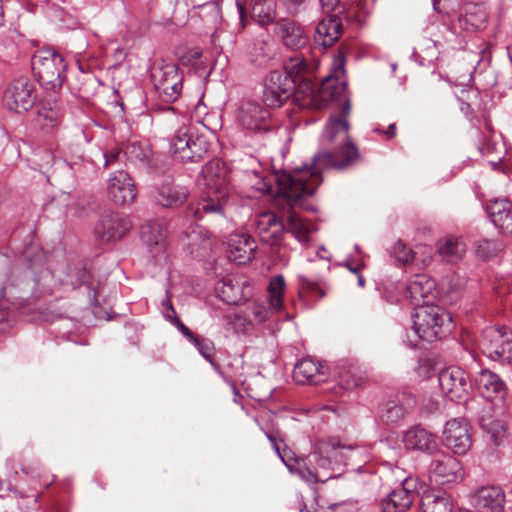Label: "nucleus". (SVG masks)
Segmentation results:
<instances>
[{"label":"nucleus","mask_w":512,"mask_h":512,"mask_svg":"<svg viewBox=\"0 0 512 512\" xmlns=\"http://www.w3.org/2000/svg\"><path fill=\"white\" fill-rule=\"evenodd\" d=\"M350 101L346 100L342 116H332L325 125L320 137L322 151L317 153L310 165L297 167L291 172H284L277 178L278 193L275 205L282 218H285V232L291 233L295 239L305 244L315 231V225L300 218L296 209H310L304 203L305 198L312 196L322 182V170L327 168L345 169L358 158L357 147L349 137Z\"/></svg>","instance_id":"f257e3e1"},{"label":"nucleus","mask_w":512,"mask_h":512,"mask_svg":"<svg viewBox=\"0 0 512 512\" xmlns=\"http://www.w3.org/2000/svg\"><path fill=\"white\" fill-rule=\"evenodd\" d=\"M205 196L192 202L186 209V216L195 221L205 215L223 214L229 197V173L219 159L209 161L202 169Z\"/></svg>","instance_id":"f03ea898"},{"label":"nucleus","mask_w":512,"mask_h":512,"mask_svg":"<svg viewBox=\"0 0 512 512\" xmlns=\"http://www.w3.org/2000/svg\"><path fill=\"white\" fill-rule=\"evenodd\" d=\"M210 148V143L204 135H200L196 129L183 123L169 138V150L172 156L183 162H199L203 160Z\"/></svg>","instance_id":"7ed1b4c3"},{"label":"nucleus","mask_w":512,"mask_h":512,"mask_svg":"<svg viewBox=\"0 0 512 512\" xmlns=\"http://www.w3.org/2000/svg\"><path fill=\"white\" fill-rule=\"evenodd\" d=\"M33 73L46 90L60 89L65 80L66 64L58 52L51 48L38 50L31 60Z\"/></svg>","instance_id":"20e7f679"},{"label":"nucleus","mask_w":512,"mask_h":512,"mask_svg":"<svg viewBox=\"0 0 512 512\" xmlns=\"http://www.w3.org/2000/svg\"><path fill=\"white\" fill-rule=\"evenodd\" d=\"M449 314L438 306L421 305L413 315V333L419 339L433 342L441 339L451 325Z\"/></svg>","instance_id":"39448f33"},{"label":"nucleus","mask_w":512,"mask_h":512,"mask_svg":"<svg viewBox=\"0 0 512 512\" xmlns=\"http://www.w3.org/2000/svg\"><path fill=\"white\" fill-rule=\"evenodd\" d=\"M351 448H346L334 441H320L316 444L314 451L311 453L309 458V465L306 463V467L316 473L317 483L322 481L320 478L319 470H329L333 463H345V459L348 458L346 452H351Z\"/></svg>","instance_id":"423d86ee"},{"label":"nucleus","mask_w":512,"mask_h":512,"mask_svg":"<svg viewBox=\"0 0 512 512\" xmlns=\"http://www.w3.org/2000/svg\"><path fill=\"white\" fill-rule=\"evenodd\" d=\"M236 119L245 130L253 133H265L273 128L269 110L252 100L239 103Z\"/></svg>","instance_id":"0eeeda50"},{"label":"nucleus","mask_w":512,"mask_h":512,"mask_svg":"<svg viewBox=\"0 0 512 512\" xmlns=\"http://www.w3.org/2000/svg\"><path fill=\"white\" fill-rule=\"evenodd\" d=\"M296 79L285 71H271L266 77L263 101L268 107H281L294 93Z\"/></svg>","instance_id":"6e6552de"},{"label":"nucleus","mask_w":512,"mask_h":512,"mask_svg":"<svg viewBox=\"0 0 512 512\" xmlns=\"http://www.w3.org/2000/svg\"><path fill=\"white\" fill-rule=\"evenodd\" d=\"M478 346L492 360L509 359L512 356V336L506 328H486L480 336Z\"/></svg>","instance_id":"1a4fd4ad"},{"label":"nucleus","mask_w":512,"mask_h":512,"mask_svg":"<svg viewBox=\"0 0 512 512\" xmlns=\"http://www.w3.org/2000/svg\"><path fill=\"white\" fill-rule=\"evenodd\" d=\"M488 12L483 2L466 1L463 3L456 20L451 21L449 30L458 35L461 32H475L485 27Z\"/></svg>","instance_id":"9d476101"},{"label":"nucleus","mask_w":512,"mask_h":512,"mask_svg":"<svg viewBox=\"0 0 512 512\" xmlns=\"http://www.w3.org/2000/svg\"><path fill=\"white\" fill-rule=\"evenodd\" d=\"M151 78L155 88L164 96L167 102L175 101L182 90L183 76L174 63H164L155 66L151 71Z\"/></svg>","instance_id":"9b49d317"},{"label":"nucleus","mask_w":512,"mask_h":512,"mask_svg":"<svg viewBox=\"0 0 512 512\" xmlns=\"http://www.w3.org/2000/svg\"><path fill=\"white\" fill-rule=\"evenodd\" d=\"M36 100L35 88L27 77H19L9 83L3 95L6 107L14 112L28 111Z\"/></svg>","instance_id":"f8f14e48"},{"label":"nucleus","mask_w":512,"mask_h":512,"mask_svg":"<svg viewBox=\"0 0 512 512\" xmlns=\"http://www.w3.org/2000/svg\"><path fill=\"white\" fill-rule=\"evenodd\" d=\"M438 380L441 391L452 401L465 400L472 387L468 374L456 366L443 369Z\"/></svg>","instance_id":"ddd939ff"},{"label":"nucleus","mask_w":512,"mask_h":512,"mask_svg":"<svg viewBox=\"0 0 512 512\" xmlns=\"http://www.w3.org/2000/svg\"><path fill=\"white\" fill-rule=\"evenodd\" d=\"M260 429L265 433L272 448L291 473L297 474L305 482L317 481L316 473L306 467V460L304 458L296 457L290 449L285 448L281 450L280 443L282 440L278 432L275 433L263 427H260Z\"/></svg>","instance_id":"4468645a"},{"label":"nucleus","mask_w":512,"mask_h":512,"mask_svg":"<svg viewBox=\"0 0 512 512\" xmlns=\"http://www.w3.org/2000/svg\"><path fill=\"white\" fill-rule=\"evenodd\" d=\"M429 480L435 485L456 482L462 477L460 462L451 455L440 453L433 457L429 469Z\"/></svg>","instance_id":"2eb2a0df"},{"label":"nucleus","mask_w":512,"mask_h":512,"mask_svg":"<svg viewBox=\"0 0 512 512\" xmlns=\"http://www.w3.org/2000/svg\"><path fill=\"white\" fill-rule=\"evenodd\" d=\"M108 196L117 205L131 204L137 195L135 184L124 169H117L108 178Z\"/></svg>","instance_id":"dca6fc26"},{"label":"nucleus","mask_w":512,"mask_h":512,"mask_svg":"<svg viewBox=\"0 0 512 512\" xmlns=\"http://www.w3.org/2000/svg\"><path fill=\"white\" fill-rule=\"evenodd\" d=\"M130 222L117 212H108L99 218L95 225V236L101 242H111L121 239L130 229Z\"/></svg>","instance_id":"f3484780"},{"label":"nucleus","mask_w":512,"mask_h":512,"mask_svg":"<svg viewBox=\"0 0 512 512\" xmlns=\"http://www.w3.org/2000/svg\"><path fill=\"white\" fill-rule=\"evenodd\" d=\"M470 498L477 512H502L506 496L502 487L491 484L477 488Z\"/></svg>","instance_id":"a211bd4d"},{"label":"nucleus","mask_w":512,"mask_h":512,"mask_svg":"<svg viewBox=\"0 0 512 512\" xmlns=\"http://www.w3.org/2000/svg\"><path fill=\"white\" fill-rule=\"evenodd\" d=\"M284 219H279L274 212L258 214L254 225L260 239L272 246L280 244L285 233Z\"/></svg>","instance_id":"6ab92c4d"},{"label":"nucleus","mask_w":512,"mask_h":512,"mask_svg":"<svg viewBox=\"0 0 512 512\" xmlns=\"http://www.w3.org/2000/svg\"><path fill=\"white\" fill-rule=\"evenodd\" d=\"M286 289L285 279L282 275L273 276L268 285L269 308L264 304L254 303L252 314L255 320L263 322L268 319L270 311H280L283 307V295Z\"/></svg>","instance_id":"aec40b11"},{"label":"nucleus","mask_w":512,"mask_h":512,"mask_svg":"<svg viewBox=\"0 0 512 512\" xmlns=\"http://www.w3.org/2000/svg\"><path fill=\"white\" fill-rule=\"evenodd\" d=\"M443 437L446 446L457 455L466 454L472 444L468 424L464 420H449L445 425Z\"/></svg>","instance_id":"412c9836"},{"label":"nucleus","mask_w":512,"mask_h":512,"mask_svg":"<svg viewBox=\"0 0 512 512\" xmlns=\"http://www.w3.org/2000/svg\"><path fill=\"white\" fill-rule=\"evenodd\" d=\"M343 32L341 19L336 15L323 18L315 28L314 44L316 48L326 49L337 42Z\"/></svg>","instance_id":"4be33fe9"},{"label":"nucleus","mask_w":512,"mask_h":512,"mask_svg":"<svg viewBox=\"0 0 512 512\" xmlns=\"http://www.w3.org/2000/svg\"><path fill=\"white\" fill-rule=\"evenodd\" d=\"M479 424L491 445L497 447L504 443L507 438L506 424L502 419L494 416L491 407L482 409Z\"/></svg>","instance_id":"5701e85b"},{"label":"nucleus","mask_w":512,"mask_h":512,"mask_svg":"<svg viewBox=\"0 0 512 512\" xmlns=\"http://www.w3.org/2000/svg\"><path fill=\"white\" fill-rule=\"evenodd\" d=\"M319 62L316 59L314 51L309 50L306 53H297L285 62L284 71L296 79L313 76L318 68Z\"/></svg>","instance_id":"b1692460"},{"label":"nucleus","mask_w":512,"mask_h":512,"mask_svg":"<svg viewBox=\"0 0 512 512\" xmlns=\"http://www.w3.org/2000/svg\"><path fill=\"white\" fill-rule=\"evenodd\" d=\"M274 32L288 48L301 49L307 43L308 38L304 28L293 20L281 19L277 21Z\"/></svg>","instance_id":"393cba45"},{"label":"nucleus","mask_w":512,"mask_h":512,"mask_svg":"<svg viewBox=\"0 0 512 512\" xmlns=\"http://www.w3.org/2000/svg\"><path fill=\"white\" fill-rule=\"evenodd\" d=\"M255 240L246 234L231 235L228 240V257L237 264H246L255 253Z\"/></svg>","instance_id":"a878e982"},{"label":"nucleus","mask_w":512,"mask_h":512,"mask_svg":"<svg viewBox=\"0 0 512 512\" xmlns=\"http://www.w3.org/2000/svg\"><path fill=\"white\" fill-rule=\"evenodd\" d=\"M408 485L405 480L382 500L383 512H405L411 506L417 495Z\"/></svg>","instance_id":"bb28decb"},{"label":"nucleus","mask_w":512,"mask_h":512,"mask_svg":"<svg viewBox=\"0 0 512 512\" xmlns=\"http://www.w3.org/2000/svg\"><path fill=\"white\" fill-rule=\"evenodd\" d=\"M141 238L153 256L164 253L166 248V227L160 220L142 226Z\"/></svg>","instance_id":"cd10ccee"},{"label":"nucleus","mask_w":512,"mask_h":512,"mask_svg":"<svg viewBox=\"0 0 512 512\" xmlns=\"http://www.w3.org/2000/svg\"><path fill=\"white\" fill-rule=\"evenodd\" d=\"M189 193L187 187L170 182L156 187L154 198L161 206L171 208L182 205L187 200Z\"/></svg>","instance_id":"c85d7f7f"},{"label":"nucleus","mask_w":512,"mask_h":512,"mask_svg":"<svg viewBox=\"0 0 512 512\" xmlns=\"http://www.w3.org/2000/svg\"><path fill=\"white\" fill-rule=\"evenodd\" d=\"M474 384L482 397L493 400L497 397L503 398L505 384L500 377L490 370H481L474 379Z\"/></svg>","instance_id":"c756f323"},{"label":"nucleus","mask_w":512,"mask_h":512,"mask_svg":"<svg viewBox=\"0 0 512 512\" xmlns=\"http://www.w3.org/2000/svg\"><path fill=\"white\" fill-rule=\"evenodd\" d=\"M435 283L426 275H416L408 282L407 294L411 302L416 306L429 305L430 300L434 297Z\"/></svg>","instance_id":"7c9ffc66"},{"label":"nucleus","mask_w":512,"mask_h":512,"mask_svg":"<svg viewBox=\"0 0 512 512\" xmlns=\"http://www.w3.org/2000/svg\"><path fill=\"white\" fill-rule=\"evenodd\" d=\"M324 366L313 358L300 360L293 369V378L298 384H317L324 380Z\"/></svg>","instance_id":"2f4dec72"},{"label":"nucleus","mask_w":512,"mask_h":512,"mask_svg":"<svg viewBox=\"0 0 512 512\" xmlns=\"http://www.w3.org/2000/svg\"><path fill=\"white\" fill-rule=\"evenodd\" d=\"M487 213L496 227L504 233L512 234V203L508 199L490 201Z\"/></svg>","instance_id":"473e14b6"},{"label":"nucleus","mask_w":512,"mask_h":512,"mask_svg":"<svg viewBox=\"0 0 512 512\" xmlns=\"http://www.w3.org/2000/svg\"><path fill=\"white\" fill-rule=\"evenodd\" d=\"M403 443L408 450L432 451L436 448V437L426 429L415 426L403 435Z\"/></svg>","instance_id":"72a5a7b5"},{"label":"nucleus","mask_w":512,"mask_h":512,"mask_svg":"<svg viewBox=\"0 0 512 512\" xmlns=\"http://www.w3.org/2000/svg\"><path fill=\"white\" fill-rule=\"evenodd\" d=\"M466 251L465 243L457 237H447L437 242V252L447 263H457Z\"/></svg>","instance_id":"f704fd0d"},{"label":"nucleus","mask_w":512,"mask_h":512,"mask_svg":"<svg viewBox=\"0 0 512 512\" xmlns=\"http://www.w3.org/2000/svg\"><path fill=\"white\" fill-rule=\"evenodd\" d=\"M423 512H452L454 502L445 492H429L422 497Z\"/></svg>","instance_id":"c9c22d12"},{"label":"nucleus","mask_w":512,"mask_h":512,"mask_svg":"<svg viewBox=\"0 0 512 512\" xmlns=\"http://www.w3.org/2000/svg\"><path fill=\"white\" fill-rule=\"evenodd\" d=\"M201 17L204 23L213 29L212 42L216 45L218 41L219 27L222 23V11L218 2H208L201 7Z\"/></svg>","instance_id":"e433bc0d"},{"label":"nucleus","mask_w":512,"mask_h":512,"mask_svg":"<svg viewBox=\"0 0 512 512\" xmlns=\"http://www.w3.org/2000/svg\"><path fill=\"white\" fill-rule=\"evenodd\" d=\"M251 17L263 26L272 23L276 18V0H252Z\"/></svg>","instance_id":"4c0bfd02"},{"label":"nucleus","mask_w":512,"mask_h":512,"mask_svg":"<svg viewBox=\"0 0 512 512\" xmlns=\"http://www.w3.org/2000/svg\"><path fill=\"white\" fill-rule=\"evenodd\" d=\"M313 76L299 79L296 83V89L292 96L295 101L302 106L312 104L315 96V84L312 79Z\"/></svg>","instance_id":"58836bf2"},{"label":"nucleus","mask_w":512,"mask_h":512,"mask_svg":"<svg viewBox=\"0 0 512 512\" xmlns=\"http://www.w3.org/2000/svg\"><path fill=\"white\" fill-rule=\"evenodd\" d=\"M218 291L223 301L231 305L239 304L243 298L241 285L238 282L234 283L231 278L223 279Z\"/></svg>","instance_id":"ea45409f"},{"label":"nucleus","mask_w":512,"mask_h":512,"mask_svg":"<svg viewBox=\"0 0 512 512\" xmlns=\"http://www.w3.org/2000/svg\"><path fill=\"white\" fill-rule=\"evenodd\" d=\"M406 409L396 400L387 401L380 410V418L387 424H395L405 416Z\"/></svg>","instance_id":"a19ab883"},{"label":"nucleus","mask_w":512,"mask_h":512,"mask_svg":"<svg viewBox=\"0 0 512 512\" xmlns=\"http://www.w3.org/2000/svg\"><path fill=\"white\" fill-rule=\"evenodd\" d=\"M299 281V296L302 299L308 300V298L321 299L325 296L324 288L315 281L310 280L305 275L298 276Z\"/></svg>","instance_id":"79ce46f5"},{"label":"nucleus","mask_w":512,"mask_h":512,"mask_svg":"<svg viewBox=\"0 0 512 512\" xmlns=\"http://www.w3.org/2000/svg\"><path fill=\"white\" fill-rule=\"evenodd\" d=\"M194 344L198 352L205 358L215 370H219L220 366L213 360L215 346L214 343L208 338H202L195 336L191 341Z\"/></svg>","instance_id":"37998d69"},{"label":"nucleus","mask_w":512,"mask_h":512,"mask_svg":"<svg viewBox=\"0 0 512 512\" xmlns=\"http://www.w3.org/2000/svg\"><path fill=\"white\" fill-rule=\"evenodd\" d=\"M392 256L399 266H405L411 264L415 258V252L407 247V245L398 240L392 248Z\"/></svg>","instance_id":"c03bdc74"},{"label":"nucleus","mask_w":512,"mask_h":512,"mask_svg":"<svg viewBox=\"0 0 512 512\" xmlns=\"http://www.w3.org/2000/svg\"><path fill=\"white\" fill-rule=\"evenodd\" d=\"M500 249V245L496 241L486 238L479 239L475 242V252L478 257L483 260H488L496 255Z\"/></svg>","instance_id":"a18cd8bd"},{"label":"nucleus","mask_w":512,"mask_h":512,"mask_svg":"<svg viewBox=\"0 0 512 512\" xmlns=\"http://www.w3.org/2000/svg\"><path fill=\"white\" fill-rule=\"evenodd\" d=\"M105 168H119L125 164L126 154L119 148L113 147L103 153Z\"/></svg>","instance_id":"49530a36"},{"label":"nucleus","mask_w":512,"mask_h":512,"mask_svg":"<svg viewBox=\"0 0 512 512\" xmlns=\"http://www.w3.org/2000/svg\"><path fill=\"white\" fill-rule=\"evenodd\" d=\"M180 61L183 65H190L199 70L205 67L202 59V51L198 47L188 49L181 57Z\"/></svg>","instance_id":"de8ad7c7"},{"label":"nucleus","mask_w":512,"mask_h":512,"mask_svg":"<svg viewBox=\"0 0 512 512\" xmlns=\"http://www.w3.org/2000/svg\"><path fill=\"white\" fill-rule=\"evenodd\" d=\"M462 0H432L433 9L438 14L450 17L460 6Z\"/></svg>","instance_id":"09e8293b"},{"label":"nucleus","mask_w":512,"mask_h":512,"mask_svg":"<svg viewBox=\"0 0 512 512\" xmlns=\"http://www.w3.org/2000/svg\"><path fill=\"white\" fill-rule=\"evenodd\" d=\"M59 119H60V114H59L58 110H55V109L47 110V109L43 108L42 110H40L38 112V121L39 122L47 121L51 125V127H54L59 122Z\"/></svg>","instance_id":"8fccbe9b"},{"label":"nucleus","mask_w":512,"mask_h":512,"mask_svg":"<svg viewBox=\"0 0 512 512\" xmlns=\"http://www.w3.org/2000/svg\"><path fill=\"white\" fill-rule=\"evenodd\" d=\"M170 322L177 327V329L180 331V333L188 339L190 342L195 338V334L184 324L182 323L179 318L173 317L170 319Z\"/></svg>","instance_id":"3c124183"},{"label":"nucleus","mask_w":512,"mask_h":512,"mask_svg":"<svg viewBox=\"0 0 512 512\" xmlns=\"http://www.w3.org/2000/svg\"><path fill=\"white\" fill-rule=\"evenodd\" d=\"M344 72V55L342 53H338L334 59V74L338 77L340 74Z\"/></svg>","instance_id":"603ef678"},{"label":"nucleus","mask_w":512,"mask_h":512,"mask_svg":"<svg viewBox=\"0 0 512 512\" xmlns=\"http://www.w3.org/2000/svg\"><path fill=\"white\" fill-rule=\"evenodd\" d=\"M374 132L379 134H384L387 139H392L396 135V125L394 123L390 124L386 130H381L380 128H375Z\"/></svg>","instance_id":"864d4df0"},{"label":"nucleus","mask_w":512,"mask_h":512,"mask_svg":"<svg viewBox=\"0 0 512 512\" xmlns=\"http://www.w3.org/2000/svg\"><path fill=\"white\" fill-rule=\"evenodd\" d=\"M340 0H319L322 9L326 12L333 11L339 4Z\"/></svg>","instance_id":"5fc2aeb1"},{"label":"nucleus","mask_w":512,"mask_h":512,"mask_svg":"<svg viewBox=\"0 0 512 512\" xmlns=\"http://www.w3.org/2000/svg\"><path fill=\"white\" fill-rule=\"evenodd\" d=\"M268 59H269V57L265 53H263L261 55V57L256 58V59H251V61L253 63H255L257 66H264V65H266Z\"/></svg>","instance_id":"6e6d98bb"},{"label":"nucleus","mask_w":512,"mask_h":512,"mask_svg":"<svg viewBox=\"0 0 512 512\" xmlns=\"http://www.w3.org/2000/svg\"><path fill=\"white\" fill-rule=\"evenodd\" d=\"M364 378L359 376L358 378H354L350 381L349 379H346L345 382H346V385L348 387H351V386H359L362 382H363Z\"/></svg>","instance_id":"4d7b16f0"},{"label":"nucleus","mask_w":512,"mask_h":512,"mask_svg":"<svg viewBox=\"0 0 512 512\" xmlns=\"http://www.w3.org/2000/svg\"><path fill=\"white\" fill-rule=\"evenodd\" d=\"M236 5H237L239 17H240L241 21H243V18H244V15H245V7L239 1H237Z\"/></svg>","instance_id":"13d9d810"},{"label":"nucleus","mask_w":512,"mask_h":512,"mask_svg":"<svg viewBox=\"0 0 512 512\" xmlns=\"http://www.w3.org/2000/svg\"><path fill=\"white\" fill-rule=\"evenodd\" d=\"M286 1L290 5L297 6V5L301 4L304 0H286Z\"/></svg>","instance_id":"bf43d9fd"},{"label":"nucleus","mask_w":512,"mask_h":512,"mask_svg":"<svg viewBox=\"0 0 512 512\" xmlns=\"http://www.w3.org/2000/svg\"><path fill=\"white\" fill-rule=\"evenodd\" d=\"M358 285H359L360 287H364V286H365V279H364V277H363V276H361V275H359V276H358Z\"/></svg>","instance_id":"052dcab7"},{"label":"nucleus","mask_w":512,"mask_h":512,"mask_svg":"<svg viewBox=\"0 0 512 512\" xmlns=\"http://www.w3.org/2000/svg\"><path fill=\"white\" fill-rule=\"evenodd\" d=\"M346 267H347V268H348L352 273H355V274H356V273H358V271H359V268H358V267H353V266H351V265H349V264H347V265H346Z\"/></svg>","instance_id":"680f3d73"},{"label":"nucleus","mask_w":512,"mask_h":512,"mask_svg":"<svg viewBox=\"0 0 512 512\" xmlns=\"http://www.w3.org/2000/svg\"><path fill=\"white\" fill-rule=\"evenodd\" d=\"M167 306H168V309L171 310L172 313H175V310H174L170 300H167Z\"/></svg>","instance_id":"e2e57ef3"},{"label":"nucleus","mask_w":512,"mask_h":512,"mask_svg":"<svg viewBox=\"0 0 512 512\" xmlns=\"http://www.w3.org/2000/svg\"><path fill=\"white\" fill-rule=\"evenodd\" d=\"M48 278H51V273L49 271H47L44 275V279H48Z\"/></svg>","instance_id":"0e129e2a"},{"label":"nucleus","mask_w":512,"mask_h":512,"mask_svg":"<svg viewBox=\"0 0 512 512\" xmlns=\"http://www.w3.org/2000/svg\"><path fill=\"white\" fill-rule=\"evenodd\" d=\"M458 512H473V511H471L469 509H460Z\"/></svg>","instance_id":"69168bd1"},{"label":"nucleus","mask_w":512,"mask_h":512,"mask_svg":"<svg viewBox=\"0 0 512 512\" xmlns=\"http://www.w3.org/2000/svg\"><path fill=\"white\" fill-rule=\"evenodd\" d=\"M331 475H325V479L331 478Z\"/></svg>","instance_id":"338daca9"},{"label":"nucleus","mask_w":512,"mask_h":512,"mask_svg":"<svg viewBox=\"0 0 512 512\" xmlns=\"http://www.w3.org/2000/svg\"><path fill=\"white\" fill-rule=\"evenodd\" d=\"M4 297V294H3V291L0 293V298H3Z\"/></svg>","instance_id":"774afa93"}]
</instances>
